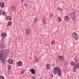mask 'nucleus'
<instances>
[{"instance_id": "nucleus-1", "label": "nucleus", "mask_w": 79, "mask_h": 79, "mask_svg": "<svg viewBox=\"0 0 79 79\" xmlns=\"http://www.w3.org/2000/svg\"><path fill=\"white\" fill-rule=\"evenodd\" d=\"M8 53H9L8 50H4V51L1 50L0 51V59H2L1 61L4 64H5L6 60V55Z\"/></svg>"}, {"instance_id": "nucleus-2", "label": "nucleus", "mask_w": 79, "mask_h": 79, "mask_svg": "<svg viewBox=\"0 0 79 79\" xmlns=\"http://www.w3.org/2000/svg\"><path fill=\"white\" fill-rule=\"evenodd\" d=\"M75 62H76V63L74 64V67L73 68V72L75 73L76 72V68H79V60L75 58L74 59Z\"/></svg>"}, {"instance_id": "nucleus-3", "label": "nucleus", "mask_w": 79, "mask_h": 79, "mask_svg": "<svg viewBox=\"0 0 79 79\" xmlns=\"http://www.w3.org/2000/svg\"><path fill=\"white\" fill-rule=\"evenodd\" d=\"M53 73L55 74H56V73H57V74L59 76H61V69L58 67H56L54 68L53 70Z\"/></svg>"}, {"instance_id": "nucleus-4", "label": "nucleus", "mask_w": 79, "mask_h": 79, "mask_svg": "<svg viewBox=\"0 0 79 79\" xmlns=\"http://www.w3.org/2000/svg\"><path fill=\"white\" fill-rule=\"evenodd\" d=\"M1 40H4V39H5V37H6V35H7L6 33H1Z\"/></svg>"}, {"instance_id": "nucleus-5", "label": "nucleus", "mask_w": 79, "mask_h": 79, "mask_svg": "<svg viewBox=\"0 0 79 79\" xmlns=\"http://www.w3.org/2000/svg\"><path fill=\"white\" fill-rule=\"evenodd\" d=\"M71 16L72 19L73 20H75L76 19V13L75 12H73V14L72 13Z\"/></svg>"}, {"instance_id": "nucleus-6", "label": "nucleus", "mask_w": 79, "mask_h": 79, "mask_svg": "<svg viewBox=\"0 0 79 79\" xmlns=\"http://www.w3.org/2000/svg\"><path fill=\"white\" fill-rule=\"evenodd\" d=\"M59 59L61 61H64V56H59L58 57Z\"/></svg>"}, {"instance_id": "nucleus-7", "label": "nucleus", "mask_w": 79, "mask_h": 79, "mask_svg": "<svg viewBox=\"0 0 79 79\" xmlns=\"http://www.w3.org/2000/svg\"><path fill=\"white\" fill-rule=\"evenodd\" d=\"M7 62L9 64H12L13 63V60L11 59H9L7 61Z\"/></svg>"}, {"instance_id": "nucleus-8", "label": "nucleus", "mask_w": 79, "mask_h": 79, "mask_svg": "<svg viewBox=\"0 0 79 79\" xmlns=\"http://www.w3.org/2000/svg\"><path fill=\"white\" fill-rule=\"evenodd\" d=\"M73 35V37L76 40H77L78 39V36H77V34L76 33V32H74Z\"/></svg>"}, {"instance_id": "nucleus-9", "label": "nucleus", "mask_w": 79, "mask_h": 79, "mask_svg": "<svg viewBox=\"0 0 79 79\" xmlns=\"http://www.w3.org/2000/svg\"><path fill=\"white\" fill-rule=\"evenodd\" d=\"M46 19H47L46 18L43 17V18L42 23L44 24H47Z\"/></svg>"}, {"instance_id": "nucleus-10", "label": "nucleus", "mask_w": 79, "mask_h": 79, "mask_svg": "<svg viewBox=\"0 0 79 79\" xmlns=\"http://www.w3.org/2000/svg\"><path fill=\"white\" fill-rule=\"evenodd\" d=\"M17 66H23V62L21 61H19L17 63Z\"/></svg>"}, {"instance_id": "nucleus-11", "label": "nucleus", "mask_w": 79, "mask_h": 79, "mask_svg": "<svg viewBox=\"0 0 79 79\" xmlns=\"http://www.w3.org/2000/svg\"><path fill=\"white\" fill-rule=\"evenodd\" d=\"M0 6L1 8H4L5 7V3L1 2L0 3Z\"/></svg>"}, {"instance_id": "nucleus-12", "label": "nucleus", "mask_w": 79, "mask_h": 79, "mask_svg": "<svg viewBox=\"0 0 79 79\" xmlns=\"http://www.w3.org/2000/svg\"><path fill=\"white\" fill-rule=\"evenodd\" d=\"M1 44L0 48L3 49V48L5 47V44H4V43H1Z\"/></svg>"}, {"instance_id": "nucleus-13", "label": "nucleus", "mask_w": 79, "mask_h": 79, "mask_svg": "<svg viewBox=\"0 0 79 79\" xmlns=\"http://www.w3.org/2000/svg\"><path fill=\"white\" fill-rule=\"evenodd\" d=\"M64 20H66L67 21H69V18L68 16H65L64 18Z\"/></svg>"}, {"instance_id": "nucleus-14", "label": "nucleus", "mask_w": 79, "mask_h": 79, "mask_svg": "<svg viewBox=\"0 0 79 79\" xmlns=\"http://www.w3.org/2000/svg\"><path fill=\"white\" fill-rule=\"evenodd\" d=\"M26 33L27 35H29L31 34V31L29 29H27L26 31Z\"/></svg>"}, {"instance_id": "nucleus-15", "label": "nucleus", "mask_w": 79, "mask_h": 79, "mask_svg": "<svg viewBox=\"0 0 79 79\" xmlns=\"http://www.w3.org/2000/svg\"><path fill=\"white\" fill-rule=\"evenodd\" d=\"M30 71H31V74H34L35 73V70L34 69H32L30 70Z\"/></svg>"}, {"instance_id": "nucleus-16", "label": "nucleus", "mask_w": 79, "mask_h": 79, "mask_svg": "<svg viewBox=\"0 0 79 79\" xmlns=\"http://www.w3.org/2000/svg\"><path fill=\"white\" fill-rule=\"evenodd\" d=\"M38 19L37 18V17H36L34 19V24L35 23H36V21H37V20Z\"/></svg>"}, {"instance_id": "nucleus-17", "label": "nucleus", "mask_w": 79, "mask_h": 79, "mask_svg": "<svg viewBox=\"0 0 79 79\" xmlns=\"http://www.w3.org/2000/svg\"><path fill=\"white\" fill-rule=\"evenodd\" d=\"M11 9L12 10H13V11H15V6H11Z\"/></svg>"}, {"instance_id": "nucleus-18", "label": "nucleus", "mask_w": 79, "mask_h": 79, "mask_svg": "<svg viewBox=\"0 0 79 79\" xmlns=\"http://www.w3.org/2000/svg\"><path fill=\"white\" fill-rule=\"evenodd\" d=\"M58 21H59V22L61 21V17H58L57 18Z\"/></svg>"}, {"instance_id": "nucleus-19", "label": "nucleus", "mask_w": 79, "mask_h": 79, "mask_svg": "<svg viewBox=\"0 0 79 79\" xmlns=\"http://www.w3.org/2000/svg\"><path fill=\"white\" fill-rule=\"evenodd\" d=\"M7 67H8V69L9 70H10L11 69V65H10V64H8L7 65Z\"/></svg>"}, {"instance_id": "nucleus-20", "label": "nucleus", "mask_w": 79, "mask_h": 79, "mask_svg": "<svg viewBox=\"0 0 79 79\" xmlns=\"http://www.w3.org/2000/svg\"><path fill=\"white\" fill-rule=\"evenodd\" d=\"M49 68H50V64H48L46 65V68L47 69H49Z\"/></svg>"}, {"instance_id": "nucleus-21", "label": "nucleus", "mask_w": 79, "mask_h": 79, "mask_svg": "<svg viewBox=\"0 0 79 79\" xmlns=\"http://www.w3.org/2000/svg\"><path fill=\"white\" fill-rule=\"evenodd\" d=\"M51 44L52 45H54L55 44V41H52L51 42Z\"/></svg>"}, {"instance_id": "nucleus-22", "label": "nucleus", "mask_w": 79, "mask_h": 79, "mask_svg": "<svg viewBox=\"0 0 79 79\" xmlns=\"http://www.w3.org/2000/svg\"><path fill=\"white\" fill-rule=\"evenodd\" d=\"M76 62H74L73 61L72 62H71V65H74V64H76Z\"/></svg>"}, {"instance_id": "nucleus-23", "label": "nucleus", "mask_w": 79, "mask_h": 79, "mask_svg": "<svg viewBox=\"0 0 79 79\" xmlns=\"http://www.w3.org/2000/svg\"><path fill=\"white\" fill-rule=\"evenodd\" d=\"M10 16H7L6 17V19H7V20H9V19L10 18Z\"/></svg>"}, {"instance_id": "nucleus-24", "label": "nucleus", "mask_w": 79, "mask_h": 79, "mask_svg": "<svg viewBox=\"0 0 79 79\" xmlns=\"http://www.w3.org/2000/svg\"><path fill=\"white\" fill-rule=\"evenodd\" d=\"M2 14L3 15H4V16L6 15V13H5V12L4 11L3 12H2Z\"/></svg>"}, {"instance_id": "nucleus-25", "label": "nucleus", "mask_w": 79, "mask_h": 79, "mask_svg": "<svg viewBox=\"0 0 79 79\" xmlns=\"http://www.w3.org/2000/svg\"><path fill=\"white\" fill-rule=\"evenodd\" d=\"M38 61H39V60H38L37 58H36L35 60V63H37L38 62Z\"/></svg>"}, {"instance_id": "nucleus-26", "label": "nucleus", "mask_w": 79, "mask_h": 79, "mask_svg": "<svg viewBox=\"0 0 79 79\" xmlns=\"http://www.w3.org/2000/svg\"><path fill=\"white\" fill-rule=\"evenodd\" d=\"M11 24H12V23L10 21L8 22V25H11Z\"/></svg>"}, {"instance_id": "nucleus-27", "label": "nucleus", "mask_w": 79, "mask_h": 79, "mask_svg": "<svg viewBox=\"0 0 79 79\" xmlns=\"http://www.w3.org/2000/svg\"><path fill=\"white\" fill-rule=\"evenodd\" d=\"M0 79H4V77L2 75L1 76Z\"/></svg>"}, {"instance_id": "nucleus-28", "label": "nucleus", "mask_w": 79, "mask_h": 79, "mask_svg": "<svg viewBox=\"0 0 79 79\" xmlns=\"http://www.w3.org/2000/svg\"><path fill=\"white\" fill-rule=\"evenodd\" d=\"M2 13H3V11L2 10H0V15H2Z\"/></svg>"}, {"instance_id": "nucleus-29", "label": "nucleus", "mask_w": 79, "mask_h": 79, "mask_svg": "<svg viewBox=\"0 0 79 79\" xmlns=\"http://www.w3.org/2000/svg\"><path fill=\"white\" fill-rule=\"evenodd\" d=\"M57 10H59V11H61V8H58L57 9Z\"/></svg>"}, {"instance_id": "nucleus-30", "label": "nucleus", "mask_w": 79, "mask_h": 79, "mask_svg": "<svg viewBox=\"0 0 79 79\" xmlns=\"http://www.w3.org/2000/svg\"><path fill=\"white\" fill-rule=\"evenodd\" d=\"M31 78L32 79H35V77H32V76H31Z\"/></svg>"}, {"instance_id": "nucleus-31", "label": "nucleus", "mask_w": 79, "mask_h": 79, "mask_svg": "<svg viewBox=\"0 0 79 79\" xmlns=\"http://www.w3.org/2000/svg\"><path fill=\"white\" fill-rule=\"evenodd\" d=\"M50 18H52V17H53V15H50Z\"/></svg>"}, {"instance_id": "nucleus-32", "label": "nucleus", "mask_w": 79, "mask_h": 79, "mask_svg": "<svg viewBox=\"0 0 79 79\" xmlns=\"http://www.w3.org/2000/svg\"><path fill=\"white\" fill-rule=\"evenodd\" d=\"M21 74H24V71H22Z\"/></svg>"}, {"instance_id": "nucleus-33", "label": "nucleus", "mask_w": 79, "mask_h": 79, "mask_svg": "<svg viewBox=\"0 0 79 79\" xmlns=\"http://www.w3.org/2000/svg\"><path fill=\"white\" fill-rule=\"evenodd\" d=\"M9 20H10V21H11V17H10V18H9Z\"/></svg>"}, {"instance_id": "nucleus-34", "label": "nucleus", "mask_w": 79, "mask_h": 79, "mask_svg": "<svg viewBox=\"0 0 79 79\" xmlns=\"http://www.w3.org/2000/svg\"><path fill=\"white\" fill-rule=\"evenodd\" d=\"M26 0H22V2H23L24 1H25Z\"/></svg>"}, {"instance_id": "nucleus-35", "label": "nucleus", "mask_w": 79, "mask_h": 79, "mask_svg": "<svg viewBox=\"0 0 79 79\" xmlns=\"http://www.w3.org/2000/svg\"><path fill=\"white\" fill-rule=\"evenodd\" d=\"M34 58H35V59H36V56H34Z\"/></svg>"}, {"instance_id": "nucleus-36", "label": "nucleus", "mask_w": 79, "mask_h": 79, "mask_svg": "<svg viewBox=\"0 0 79 79\" xmlns=\"http://www.w3.org/2000/svg\"><path fill=\"white\" fill-rule=\"evenodd\" d=\"M51 77H53V74L51 75Z\"/></svg>"}, {"instance_id": "nucleus-37", "label": "nucleus", "mask_w": 79, "mask_h": 79, "mask_svg": "<svg viewBox=\"0 0 79 79\" xmlns=\"http://www.w3.org/2000/svg\"><path fill=\"white\" fill-rule=\"evenodd\" d=\"M25 6H27V4H26L25 5Z\"/></svg>"}, {"instance_id": "nucleus-38", "label": "nucleus", "mask_w": 79, "mask_h": 79, "mask_svg": "<svg viewBox=\"0 0 79 79\" xmlns=\"http://www.w3.org/2000/svg\"><path fill=\"white\" fill-rule=\"evenodd\" d=\"M47 46H48L49 45L48 44H46Z\"/></svg>"}, {"instance_id": "nucleus-39", "label": "nucleus", "mask_w": 79, "mask_h": 79, "mask_svg": "<svg viewBox=\"0 0 79 79\" xmlns=\"http://www.w3.org/2000/svg\"><path fill=\"white\" fill-rule=\"evenodd\" d=\"M65 63L66 64V65H67V64H66V62H65Z\"/></svg>"}, {"instance_id": "nucleus-40", "label": "nucleus", "mask_w": 79, "mask_h": 79, "mask_svg": "<svg viewBox=\"0 0 79 79\" xmlns=\"http://www.w3.org/2000/svg\"><path fill=\"white\" fill-rule=\"evenodd\" d=\"M39 79H41V78H40Z\"/></svg>"}, {"instance_id": "nucleus-41", "label": "nucleus", "mask_w": 79, "mask_h": 79, "mask_svg": "<svg viewBox=\"0 0 79 79\" xmlns=\"http://www.w3.org/2000/svg\"><path fill=\"white\" fill-rule=\"evenodd\" d=\"M64 65H66V64H65Z\"/></svg>"}]
</instances>
